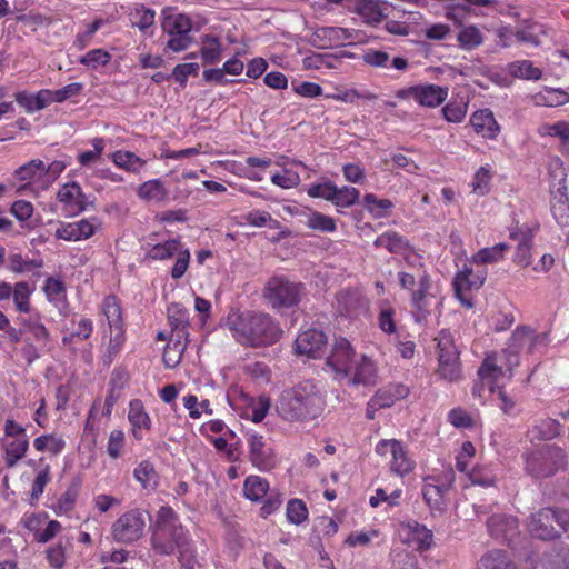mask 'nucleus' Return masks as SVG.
I'll return each mask as SVG.
<instances>
[{"label":"nucleus","mask_w":569,"mask_h":569,"mask_svg":"<svg viewBox=\"0 0 569 569\" xmlns=\"http://www.w3.org/2000/svg\"><path fill=\"white\" fill-rule=\"evenodd\" d=\"M226 327L238 343L250 348L272 346L283 333L273 317L257 311L232 310L226 318Z\"/></svg>","instance_id":"f257e3e1"},{"label":"nucleus","mask_w":569,"mask_h":569,"mask_svg":"<svg viewBox=\"0 0 569 569\" xmlns=\"http://www.w3.org/2000/svg\"><path fill=\"white\" fill-rule=\"evenodd\" d=\"M326 406L325 397L311 381L286 389L276 403L277 413L287 421H308L319 417Z\"/></svg>","instance_id":"f03ea898"},{"label":"nucleus","mask_w":569,"mask_h":569,"mask_svg":"<svg viewBox=\"0 0 569 569\" xmlns=\"http://www.w3.org/2000/svg\"><path fill=\"white\" fill-rule=\"evenodd\" d=\"M188 542L187 530L181 526L177 513L170 507H161L151 537L153 550L159 555H171Z\"/></svg>","instance_id":"7ed1b4c3"},{"label":"nucleus","mask_w":569,"mask_h":569,"mask_svg":"<svg viewBox=\"0 0 569 569\" xmlns=\"http://www.w3.org/2000/svg\"><path fill=\"white\" fill-rule=\"evenodd\" d=\"M305 290L301 282L286 276H273L264 284L263 299L271 309L281 311L298 306Z\"/></svg>","instance_id":"20e7f679"},{"label":"nucleus","mask_w":569,"mask_h":569,"mask_svg":"<svg viewBox=\"0 0 569 569\" xmlns=\"http://www.w3.org/2000/svg\"><path fill=\"white\" fill-rule=\"evenodd\" d=\"M549 343V336L546 332L536 333L529 327H517L503 350L507 370L511 373L513 368L519 366L522 353H533L539 347Z\"/></svg>","instance_id":"39448f33"},{"label":"nucleus","mask_w":569,"mask_h":569,"mask_svg":"<svg viewBox=\"0 0 569 569\" xmlns=\"http://www.w3.org/2000/svg\"><path fill=\"white\" fill-rule=\"evenodd\" d=\"M567 455L562 448L545 445L526 456V470L535 478H548L567 466Z\"/></svg>","instance_id":"423d86ee"},{"label":"nucleus","mask_w":569,"mask_h":569,"mask_svg":"<svg viewBox=\"0 0 569 569\" xmlns=\"http://www.w3.org/2000/svg\"><path fill=\"white\" fill-rule=\"evenodd\" d=\"M551 211L561 227L569 226V198L567 194V171L560 158L549 161Z\"/></svg>","instance_id":"0eeeda50"},{"label":"nucleus","mask_w":569,"mask_h":569,"mask_svg":"<svg viewBox=\"0 0 569 569\" xmlns=\"http://www.w3.org/2000/svg\"><path fill=\"white\" fill-rule=\"evenodd\" d=\"M437 341L438 375L447 381H458L462 377L460 352L455 343L452 333L442 329Z\"/></svg>","instance_id":"6e6552de"},{"label":"nucleus","mask_w":569,"mask_h":569,"mask_svg":"<svg viewBox=\"0 0 569 569\" xmlns=\"http://www.w3.org/2000/svg\"><path fill=\"white\" fill-rule=\"evenodd\" d=\"M176 257L174 264L170 271L172 279L178 280L186 273L190 262V251L184 248L180 239H168L153 244L144 256L146 260L164 261Z\"/></svg>","instance_id":"1a4fd4ad"},{"label":"nucleus","mask_w":569,"mask_h":569,"mask_svg":"<svg viewBox=\"0 0 569 569\" xmlns=\"http://www.w3.org/2000/svg\"><path fill=\"white\" fill-rule=\"evenodd\" d=\"M3 433L1 446L4 465L8 468H13L26 457L29 449V437L26 428L13 419H7L4 421Z\"/></svg>","instance_id":"9d476101"},{"label":"nucleus","mask_w":569,"mask_h":569,"mask_svg":"<svg viewBox=\"0 0 569 569\" xmlns=\"http://www.w3.org/2000/svg\"><path fill=\"white\" fill-rule=\"evenodd\" d=\"M555 523L566 531L569 527V512L551 508L541 509L529 518L528 530L535 538L541 540L553 539L559 536Z\"/></svg>","instance_id":"9b49d317"},{"label":"nucleus","mask_w":569,"mask_h":569,"mask_svg":"<svg viewBox=\"0 0 569 569\" xmlns=\"http://www.w3.org/2000/svg\"><path fill=\"white\" fill-rule=\"evenodd\" d=\"M146 517L140 509H131L122 513L111 526V536L117 542L132 543L144 532Z\"/></svg>","instance_id":"f8f14e48"},{"label":"nucleus","mask_w":569,"mask_h":569,"mask_svg":"<svg viewBox=\"0 0 569 569\" xmlns=\"http://www.w3.org/2000/svg\"><path fill=\"white\" fill-rule=\"evenodd\" d=\"M358 356L349 340L337 338L327 357L326 365L335 373L337 380H342L351 375L352 365Z\"/></svg>","instance_id":"ddd939ff"},{"label":"nucleus","mask_w":569,"mask_h":569,"mask_svg":"<svg viewBox=\"0 0 569 569\" xmlns=\"http://www.w3.org/2000/svg\"><path fill=\"white\" fill-rule=\"evenodd\" d=\"M448 94V87L423 83L402 88L397 91L396 97L402 100L413 99L422 107L436 108L447 99Z\"/></svg>","instance_id":"4468645a"},{"label":"nucleus","mask_w":569,"mask_h":569,"mask_svg":"<svg viewBox=\"0 0 569 569\" xmlns=\"http://www.w3.org/2000/svg\"><path fill=\"white\" fill-rule=\"evenodd\" d=\"M376 452L379 456L391 455L389 462L390 471L399 477H405L413 471L416 462L412 460L403 445L396 439H383L376 445Z\"/></svg>","instance_id":"2eb2a0df"},{"label":"nucleus","mask_w":569,"mask_h":569,"mask_svg":"<svg viewBox=\"0 0 569 569\" xmlns=\"http://www.w3.org/2000/svg\"><path fill=\"white\" fill-rule=\"evenodd\" d=\"M431 277H421V288L411 295L412 317L416 322L422 323L431 316L441 301L432 292Z\"/></svg>","instance_id":"dca6fc26"},{"label":"nucleus","mask_w":569,"mask_h":569,"mask_svg":"<svg viewBox=\"0 0 569 569\" xmlns=\"http://www.w3.org/2000/svg\"><path fill=\"white\" fill-rule=\"evenodd\" d=\"M486 278L487 271L485 269L475 271L468 264H465L463 268L457 272L453 279L455 293L465 307L471 308L473 306L471 300L466 297V293L480 289Z\"/></svg>","instance_id":"f3484780"},{"label":"nucleus","mask_w":569,"mask_h":569,"mask_svg":"<svg viewBox=\"0 0 569 569\" xmlns=\"http://www.w3.org/2000/svg\"><path fill=\"white\" fill-rule=\"evenodd\" d=\"M99 228L100 222L96 217L80 219L74 222L59 221L54 237L64 241L77 242L89 239Z\"/></svg>","instance_id":"a211bd4d"},{"label":"nucleus","mask_w":569,"mask_h":569,"mask_svg":"<svg viewBox=\"0 0 569 569\" xmlns=\"http://www.w3.org/2000/svg\"><path fill=\"white\" fill-rule=\"evenodd\" d=\"M58 201L66 218H72L83 212L87 207V198L78 182L63 184L58 193Z\"/></svg>","instance_id":"6ab92c4d"},{"label":"nucleus","mask_w":569,"mask_h":569,"mask_svg":"<svg viewBox=\"0 0 569 569\" xmlns=\"http://www.w3.org/2000/svg\"><path fill=\"white\" fill-rule=\"evenodd\" d=\"M356 38L355 30L340 27H321L312 34L313 43L321 48L340 47L345 42L351 43Z\"/></svg>","instance_id":"aec40b11"},{"label":"nucleus","mask_w":569,"mask_h":569,"mask_svg":"<svg viewBox=\"0 0 569 569\" xmlns=\"http://www.w3.org/2000/svg\"><path fill=\"white\" fill-rule=\"evenodd\" d=\"M399 536L403 543L416 550L429 549L432 543V532L417 521L400 525Z\"/></svg>","instance_id":"412c9836"},{"label":"nucleus","mask_w":569,"mask_h":569,"mask_svg":"<svg viewBox=\"0 0 569 569\" xmlns=\"http://www.w3.org/2000/svg\"><path fill=\"white\" fill-rule=\"evenodd\" d=\"M247 442L252 465L261 471L270 470L274 461L271 449L267 446L263 437L257 432H247Z\"/></svg>","instance_id":"4be33fe9"},{"label":"nucleus","mask_w":569,"mask_h":569,"mask_svg":"<svg viewBox=\"0 0 569 569\" xmlns=\"http://www.w3.org/2000/svg\"><path fill=\"white\" fill-rule=\"evenodd\" d=\"M351 375L346 378L352 386H375L378 382L377 363L366 355H359L352 365Z\"/></svg>","instance_id":"5701e85b"},{"label":"nucleus","mask_w":569,"mask_h":569,"mask_svg":"<svg viewBox=\"0 0 569 569\" xmlns=\"http://www.w3.org/2000/svg\"><path fill=\"white\" fill-rule=\"evenodd\" d=\"M362 61L372 68L395 69L398 71H406L409 68V62L403 57H391L389 52L381 49H367L362 54Z\"/></svg>","instance_id":"b1692460"},{"label":"nucleus","mask_w":569,"mask_h":569,"mask_svg":"<svg viewBox=\"0 0 569 569\" xmlns=\"http://www.w3.org/2000/svg\"><path fill=\"white\" fill-rule=\"evenodd\" d=\"M326 342L327 338L322 331L308 329L299 333L296 338V352L299 355H306L310 358H317L320 356Z\"/></svg>","instance_id":"393cba45"},{"label":"nucleus","mask_w":569,"mask_h":569,"mask_svg":"<svg viewBox=\"0 0 569 569\" xmlns=\"http://www.w3.org/2000/svg\"><path fill=\"white\" fill-rule=\"evenodd\" d=\"M389 3L385 0H358L353 12L357 13L366 24L377 26L387 17Z\"/></svg>","instance_id":"a878e982"},{"label":"nucleus","mask_w":569,"mask_h":569,"mask_svg":"<svg viewBox=\"0 0 569 569\" xmlns=\"http://www.w3.org/2000/svg\"><path fill=\"white\" fill-rule=\"evenodd\" d=\"M487 528L491 537L509 540L518 532V521L512 516L495 513L488 519Z\"/></svg>","instance_id":"bb28decb"},{"label":"nucleus","mask_w":569,"mask_h":569,"mask_svg":"<svg viewBox=\"0 0 569 569\" xmlns=\"http://www.w3.org/2000/svg\"><path fill=\"white\" fill-rule=\"evenodd\" d=\"M128 420L131 423L132 437L137 440H141L144 436V431L150 430L151 419L141 400L133 399L129 403Z\"/></svg>","instance_id":"cd10ccee"},{"label":"nucleus","mask_w":569,"mask_h":569,"mask_svg":"<svg viewBox=\"0 0 569 569\" xmlns=\"http://www.w3.org/2000/svg\"><path fill=\"white\" fill-rule=\"evenodd\" d=\"M470 124L478 134L487 139H496L500 132V127L490 109L473 112Z\"/></svg>","instance_id":"c85d7f7f"},{"label":"nucleus","mask_w":569,"mask_h":569,"mask_svg":"<svg viewBox=\"0 0 569 569\" xmlns=\"http://www.w3.org/2000/svg\"><path fill=\"white\" fill-rule=\"evenodd\" d=\"M408 393L409 389L405 385H390L376 392V395L370 400V406L373 408H388L391 407L397 400L406 398Z\"/></svg>","instance_id":"c756f323"},{"label":"nucleus","mask_w":569,"mask_h":569,"mask_svg":"<svg viewBox=\"0 0 569 569\" xmlns=\"http://www.w3.org/2000/svg\"><path fill=\"white\" fill-rule=\"evenodd\" d=\"M168 320L172 328L171 337L188 340V310L179 303H171L168 307Z\"/></svg>","instance_id":"7c9ffc66"},{"label":"nucleus","mask_w":569,"mask_h":569,"mask_svg":"<svg viewBox=\"0 0 569 569\" xmlns=\"http://www.w3.org/2000/svg\"><path fill=\"white\" fill-rule=\"evenodd\" d=\"M137 196L147 202L163 203L169 199V190L160 179H151L138 187Z\"/></svg>","instance_id":"2f4dec72"},{"label":"nucleus","mask_w":569,"mask_h":569,"mask_svg":"<svg viewBox=\"0 0 569 569\" xmlns=\"http://www.w3.org/2000/svg\"><path fill=\"white\" fill-rule=\"evenodd\" d=\"M478 375L482 387H487L490 392H493V385L505 375V369L497 363L496 356H487L478 370Z\"/></svg>","instance_id":"473e14b6"},{"label":"nucleus","mask_w":569,"mask_h":569,"mask_svg":"<svg viewBox=\"0 0 569 569\" xmlns=\"http://www.w3.org/2000/svg\"><path fill=\"white\" fill-rule=\"evenodd\" d=\"M448 489L440 487L431 481H423L422 496L432 512H443L447 506L446 496Z\"/></svg>","instance_id":"72a5a7b5"},{"label":"nucleus","mask_w":569,"mask_h":569,"mask_svg":"<svg viewBox=\"0 0 569 569\" xmlns=\"http://www.w3.org/2000/svg\"><path fill=\"white\" fill-rule=\"evenodd\" d=\"M48 96V89H42L34 94L27 91L17 92L14 99L27 113H33L49 106Z\"/></svg>","instance_id":"f704fd0d"},{"label":"nucleus","mask_w":569,"mask_h":569,"mask_svg":"<svg viewBox=\"0 0 569 569\" xmlns=\"http://www.w3.org/2000/svg\"><path fill=\"white\" fill-rule=\"evenodd\" d=\"M373 246L376 248H385L393 254H401L406 252L405 250H408L410 244L405 237L396 231L389 230L378 236L373 241Z\"/></svg>","instance_id":"c9c22d12"},{"label":"nucleus","mask_w":569,"mask_h":569,"mask_svg":"<svg viewBox=\"0 0 569 569\" xmlns=\"http://www.w3.org/2000/svg\"><path fill=\"white\" fill-rule=\"evenodd\" d=\"M476 569H516V566L507 552L493 549L481 556Z\"/></svg>","instance_id":"e433bc0d"},{"label":"nucleus","mask_w":569,"mask_h":569,"mask_svg":"<svg viewBox=\"0 0 569 569\" xmlns=\"http://www.w3.org/2000/svg\"><path fill=\"white\" fill-rule=\"evenodd\" d=\"M538 133L541 137L558 138L561 151L569 153V122L558 121L556 123H543L538 128Z\"/></svg>","instance_id":"4c0bfd02"},{"label":"nucleus","mask_w":569,"mask_h":569,"mask_svg":"<svg viewBox=\"0 0 569 569\" xmlns=\"http://www.w3.org/2000/svg\"><path fill=\"white\" fill-rule=\"evenodd\" d=\"M163 32L168 36L191 33L192 23L188 16L182 13L166 14L161 22Z\"/></svg>","instance_id":"58836bf2"},{"label":"nucleus","mask_w":569,"mask_h":569,"mask_svg":"<svg viewBox=\"0 0 569 569\" xmlns=\"http://www.w3.org/2000/svg\"><path fill=\"white\" fill-rule=\"evenodd\" d=\"M156 11L144 4H134L129 12V20L132 27L141 32H147L154 24Z\"/></svg>","instance_id":"ea45409f"},{"label":"nucleus","mask_w":569,"mask_h":569,"mask_svg":"<svg viewBox=\"0 0 569 569\" xmlns=\"http://www.w3.org/2000/svg\"><path fill=\"white\" fill-rule=\"evenodd\" d=\"M124 342V329L111 330L109 341L107 342L101 355V361L104 366H110L117 359L123 348Z\"/></svg>","instance_id":"a19ab883"},{"label":"nucleus","mask_w":569,"mask_h":569,"mask_svg":"<svg viewBox=\"0 0 569 569\" xmlns=\"http://www.w3.org/2000/svg\"><path fill=\"white\" fill-rule=\"evenodd\" d=\"M44 293L47 298L56 302L57 308L64 312L67 309V295H66V286L62 280L57 278H48L46 280L44 287H43Z\"/></svg>","instance_id":"79ce46f5"},{"label":"nucleus","mask_w":569,"mask_h":569,"mask_svg":"<svg viewBox=\"0 0 569 569\" xmlns=\"http://www.w3.org/2000/svg\"><path fill=\"white\" fill-rule=\"evenodd\" d=\"M101 311L108 321L110 330L123 329L120 303L114 296L104 298L101 305Z\"/></svg>","instance_id":"37998d69"},{"label":"nucleus","mask_w":569,"mask_h":569,"mask_svg":"<svg viewBox=\"0 0 569 569\" xmlns=\"http://www.w3.org/2000/svg\"><path fill=\"white\" fill-rule=\"evenodd\" d=\"M545 34V26L538 22H528L515 32V39L518 42L537 47L541 43V37Z\"/></svg>","instance_id":"c03bdc74"},{"label":"nucleus","mask_w":569,"mask_h":569,"mask_svg":"<svg viewBox=\"0 0 569 569\" xmlns=\"http://www.w3.org/2000/svg\"><path fill=\"white\" fill-rule=\"evenodd\" d=\"M269 491V482L260 476H249L243 482V495L251 501H260Z\"/></svg>","instance_id":"a18cd8bd"},{"label":"nucleus","mask_w":569,"mask_h":569,"mask_svg":"<svg viewBox=\"0 0 569 569\" xmlns=\"http://www.w3.org/2000/svg\"><path fill=\"white\" fill-rule=\"evenodd\" d=\"M111 159L117 167L132 173H139L146 166V160L131 151H116L111 154Z\"/></svg>","instance_id":"49530a36"},{"label":"nucleus","mask_w":569,"mask_h":569,"mask_svg":"<svg viewBox=\"0 0 569 569\" xmlns=\"http://www.w3.org/2000/svg\"><path fill=\"white\" fill-rule=\"evenodd\" d=\"M508 249L509 246L505 242L482 248L472 256L471 262L476 264L496 263L503 259Z\"/></svg>","instance_id":"de8ad7c7"},{"label":"nucleus","mask_w":569,"mask_h":569,"mask_svg":"<svg viewBox=\"0 0 569 569\" xmlns=\"http://www.w3.org/2000/svg\"><path fill=\"white\" fill-rule=\"evenodd\" d=\"M559 435V423L553 419H543L528 431L531 441L549 440Z\"/></svg>","instance_id":"09e8293b"},{"label":"nucleus","mask_w":569,"mask_h":569,"mask_svg":"<svg viewBox=\"0 0 569 569\" xmlns=\"http://www.w3.org/2000/svg\"><path fill=\"white\" fill-rule=\"evenodd\" d=\"M186 348L187 340L171 337L162 355L164 366L176 368L180 363Z\"/></svg>","instance_id":"8fccbe9b"},{"label":"nucleus","mask_w":569,"mask_h":569,"mask_svg":"<svg viewBox=\"0 0 569 569\" xmlns=\"http://www.w3.org/2000/svg\"><path fill=\"white\" fill-rule=\"evenodd\" d=\"M545 569H569V541L543 557Z\"/></svg>","instance_id":"3c124183"},{"label":"nucleus","mask_w":569,"mask_h":569,"mask_svg":"<svg viewBox=\"0 0 569 569\" xmlns=\"http://www.w3.org/2000/svg\"><path fill=\"white\" fill-rule=\"evenodd\" d=\"M457 41L463 50H472L482 44L483 34L477 26L470 24L460 29Z\"/></svg>","instance_id":"603ef678"},{"label":"nucleus","mask_w":569,"mask_h":569,"mask_svg":"<svg viewBox=\"0 0 569 569\" xmlns=\"http://www.w3.org/2000/svg\"><path fill=\"white\" fill-rule=\"evenodd\" d=\"M508 72L516 78L539 80L542 71L536 68L530 60H518L508 64Z\"/></svg>","instance_id":"864d4df0"},{"label":"nucleus","mask_w":569,"mask_h":569,"mask_svg":"<svg viewBox=\"0 0 569 569\" xmlns=\"http://www.w3.org/2000/svg\"><path fill=\"white\" fill-rule=\"evenodd\" d=\"M536 103L559 107L569 102V93L560 88H546L535 97Z\"/></svg>","instance_id":"5fc2aeb1"},{"label":"nucleus","mask_w":569,"mask_h":569,"mask_svg":"<svg viewBox=\"0 0 569 569\" xmlns=\"http://www.w3.org/2000/svg\"><path fill=\"white\" fill-rule=\"evenodd\" d=\"M72 323L76 326L70 333L62 337V343L69 346L74 339L87 340L93 331V322L89 318L81 317L78 321L74 319Z\"/></svg>","instance_id":"6e6d98bb"},{"label":"nucleus","mask_w":569,"mask_h":569,"mask_svg":"<svg viewBox=\"0 0 569 569\" xmlns=\"http://www.w3.org/2000/svg\"><path fill=\"white\" fill-rule=\"evenodd\" d=\"M359 198L360 192L355 187L336 186L331 203L337 208H350L359 201Z\"/></svg>","instance_id":"4d7b16f0"},{"label":"nucleus","mask_w":569,"mask_h":569,"mask_svg":"<svg viewBox=\"0 0 569 569\" xmlns=\"http://www.w3.org/2000/svg\"><path fill=\"white\" fill-rule=\"evenodd\" d=\"M133 477L144 489H154L157 485V472L153 465L148 460L141 461L134 468Z\"/></svg>","instance_id":"13d9d810"},{"label":"nucleus","mask_w":569,"mask_h":569,"mask_svg":"<svg viewBox=\"0 0 569 569\" xmlns=\"http://www.w3.org/2000/svg\"><path fill=\"white\" fill-rule=\"evenodd\" d=\"M32 292L33 287L26 281H20L14 284L11 296L13 297V302L18 311L24 313L30 311V296Z\"/></svg>","instance_id":"bf43d9fd"},{"label":"nucleus","mask_w":569,"mask_h":569,"mask_svg":"<svg viewBox=\"0 0 569 569\" xmlns=\"http://www.w3.org/2000/svg\"><path fill=\"white\" fill-rule=\"evenodd\" d=\"M71 547L69 540H59L57 543L50 546L46 550V558L50 567L61 569L66 563L67 549Z\"/></svg>","instance_id":"052dcab7"},{"label":"nucleus","mask_w":569,"mask_h":569,"mask_svg":"<svg viewBox=\"0 0 569 569\" xmlns=\"http://www.w3.org/2000/svg\"><path fill=\"white\" fill-rule=\"evenodd\" d=\"M270 398L266 396H260L250 401L244 412V416L256 423L261 422L266 418L270 409Z\"/></svg>","instance_id":"680f3d73"},{"label":"nucleus","mask_w":569,"mask_h":569,"mask_svg":"<svg viewBox=\"0 0 569 569\" xmlns=\"http://www.w3.org/2000/svg\"><path fill=\"white\" fill-rule=\"evenodd\" d=\"M468 112V101L463 98L452 100L442 108L443 118L448 122L460 123L463 121Z\"/></svg>","instance_id":"e2e57ef3"},{"label":"nucleus","mask_w":569,"mask_h":569,"mask_svg":"<svg viewBox=\"0 0 569 569\" xmlns=\"http://www.w3.org/2000/svg\"><path fill=\"white\" fill-rule=\"evenodd\" d=\"M430 277L426 268H418L413 272L399 271L398 281L403 290L410 291L412 295L417 288H421V277Z\"/></svg>","instance_id":"0e129e2a"},{"label":"nucleus","mask_w":569,"mask_h":569,"mask_svg":"<svg viewBox=\"0 0 569 569\" xmlns=\"http://www.w3.org/2000/svg\"><path fill=\"white\" fill-rule=\"evenodd\" d=\"M21 326L24 332L29 333L39 346L47 345L50 335L44 325L39 320L32 318L23 319Z\"/></svg>","instance_id":"69168bd1"},{"label":"nucleus","mask_w":569,"mask_h":569,"mask_svg":"<svg viewBox=\"0 0 569 569\" xmlns=\"http://www.w3.org/2000/svg\"><path fill=\"white\" fill-rule=\"evenodd\" d=\"M363 203L375 218L386 217L387 211L393 208V203L389 199H378L373 193H367L363 197Z\"/></svg>","instance_id":"338daca9"},{"label":"nucleus","mask_w":569,"mask_h":569,"mask_svg":"<svg viewBox=\"0 0 569 569\" xmlns=\"http://www.w3.org/2000/svg\"><path fill=\"white\" fill-rule=\"evenodd\" d=\"M306 226L321 232H333L337 229L333 218L318 211H312L307 216Z\"/></svg>","instance_id":"774afa93"}]
</instances>
